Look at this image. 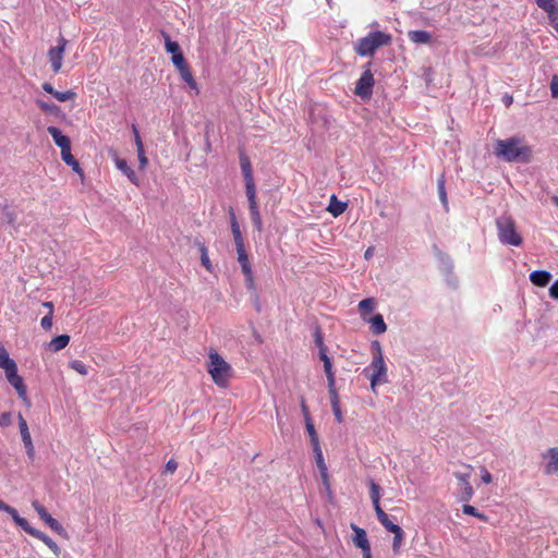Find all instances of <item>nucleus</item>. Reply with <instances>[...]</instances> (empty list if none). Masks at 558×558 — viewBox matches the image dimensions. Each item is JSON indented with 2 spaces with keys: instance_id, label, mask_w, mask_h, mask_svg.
I'll list each match as a JSON object with an SVG mask.
<instances>
[{
  "instance_id": "obj_29",
  "label": "nucleus",
  "mask_w": 558,
  "mask_h": 558,
  "mask_svg": "<svg viewBox=\"0 0 558 558\" xmlns=\"http://www.w3.org/2000/svg\"><path fill=\"white\" fill-rule=\"evenodd\" d=\"M235 250L238 253V262L241 266L242 272L248 274V271L252 269V266L248 259V255L246 254L245 251V245L236 246Z\"/></svg>"
},
{
  "instance_id": "obj_44",
  "label": "nucleus",
  "mask_w": 558,
  "mask_h": 558,
  "mask_svg": "<svg viewBox=\"0 0 558 558\" xmlns=\"http://www.w3.org/2000/svg\"><path fill=\"white\" fill-rule=\"evenodd\" d=\"M71 367L82 375L87 374V367L82 361H78V360L72 361Z\"/></svg>"
},
{
  "instance_id": "obj_25",
  "label": "nucleus",
  "mask_w": 558,
  "mask_h": 558,
  "mask_svg": "<svg viewBox=\"0 0 558 558\" xmlns=\"http://www.w3.org/2000/svg\"><path fill=\"white\" fill-rule=\"evenodd\" d=\"M230 222H231V231H232L235 247L244 245V239L242 236L240 226H239V223L236 221V217L232 210L230 211Z\"/></svg>"
},
{
  "instance_id": "obj_41",
  "label": "nucleus",
  "mask_w": 558,
  "mask_h": 558,
  "mask_svg": "<svg viewBox=\"0 0 558 558\" xmlns=\"http://www.w3.org/2000/svg\"><path fill=\"white\" fill-rule=\"evenodd\" d=\"M76 97V93L69 89V90H65V92H56L54 94V98L61 102H64V101H68V100H72Z\"/></svg>"
},
{
  "instance_id": "obj_39",
  "label": "nucleus",
  "mask_w": 558,
  "mask_h": 558,
  "mask_svg": "<svg viewBox=\"0 0 558 558\" xmlns=\"http://www.w3.org/2000/svg\"><path fill=\"white\" fill-rule=\"evenodd\" d=\"M445 175L442 174L439 179H438V182H437V189H438V194H439V198L442 203V205L447 208L448 207V199H447V193H446V189H445Z\"/></svg>"
},
{
  "instance_id": "obj_27",
  "label": "nucleus",
  "mask_w": 558,
  "mask_h": 558,
  "mask_svg": "<svg viewBox=\"0 0 558 558\" xmlns=\"http://www.w3.org/2000/svg\"><path fill=\"white\" fill-rule=\"evenodd\" d=\"M5 512L10 514L14 523L21 529H23L26 533H29V531L33 529V526L29 525L28 521L25 518L20 517L15 508L9 506Z\"/></svg>"
},
{
  "instance_id": "obj_16",
  "label": "nucleus",
  "mask_w": 558,
  "mask_h": 558,
  "mask_svg": "<svg viewBox=\"0 0 558 558\" xmlns=\"http://www.w3.org/2000/svg\"><path fill=\"white\" fill-rule=\"evenodd\" d=\"M250 207V214L252 218L253 226L256 230L262 231L263 222L262 217L258 210L257 202H256V192L253 194H246Z\"/></svg>"
},
{
  "instance_id": "obj_4",
  "label": "nucleus",
  "mask_w": 558,
  "mask_h": 558,
  "mask_svg": "<svg viewBox=\"0 0 558 558\" xmlns=\"http://www.w3.org/2000/svg\"><path fill=\"white\" fill-rule=\"evenodd\" d=\"M373 360L371 363L372 374L368 376L371 381V388L375 391V388L379 384H386L388 381L387 366L383 356L380 343L378 341L372 342Z\"/></svg>"
},
{
  "instance_id": "obj_62",
  "label": "nucleus",
  "mask_w": 558,
  "mask_h": 558,
  "mask_svg": "<svg viewBox=\"0 0 558 558\" xmlns=\"http://www.w3.org/2000/svg\"><path fill=\"white\" fill-rule=\"evenodd\" d=\"M412 39L416 44H428L430 43L432 37H412Z\"/></svg>"
},
{
  "instance_id": "obj_54",
  "label": "nucleus",
  "mask_w": 558,
  "mask_h": 558,
  "mask_svg": "<svg viewBox=\"0 0 558 558\" xmlns=\"http://www.w3.org/2000/svg\"><path fill=\"white\" fill-rule=\"evenodd\" d=\"M132 132H133V135H134V141H135L136 147L144 146L143 141H142L141 135H140V132H138L136 125H134V124L132 125Z\"/></svg>"
},
{
  "instance_id": "obj_13",
  "label": "nucleus",
  "mask_w": 558,
  "mask_h": 558,
  "mask_svg": "<svg viewBox=\"0 0 558 558\" xmlns=\"http://www.w3.org/2000/svg\"><path fill=\"white\" fill-rule=\"evenodd\" d=\"M454 476L460 483L461 500L469 501L472 498L473 493H474L473 487L469 481L471 473L470 472H465V473L456 472Z\"/></svg>"
},
{
  "instance_id": "obj_19",
  "label": "nucleus",
  "mask_w": 558,
  "mask_h": 558,
  "mask_svg": "<svg viewBox=\"0 0 558 558\" xmlns=\"http://www.w3.org/2000/svg\"><path fill=\"white\" fill-rule=\"evenodd\" d=\"M179 71L180 77L182 81H184L189 87L193 90H195L196 94L199 93L197 83L192 74V71L187 63H184L178 68H175Z\"/></svg>"
},
{
  "instance_id": "obj_33",
  "label": "nucleus",
  "mask_w": 558,
  "mask_h": 558,
  "mask_svg": "<svg viewBox=\"0 0 558 558\" xmlns=\"http://www.w3.org/2000/svg\"><path fill=\"white\" fill-rule=\"evenodd\" d=\"M21 437H22V441L24 444V447L26 449L27 457L31 460H34V458H35V448H34V445H33V440H32V436H31L29 429H27L26 432L21 433Z\"/></svg>"
},
{
  "instance_id": "obj_34",
  "label": "nucleus",
  "mask_w": 558,
  "mask_h": 558,
  "mask_svg": "<svg viewBox=\"0 0 558 558\" xmlns=\"http://www.w3.org/2000/svg\"><path fill=\"white\" fill-rule=\"evenodd\" d=\"M36 105L46 113L59 116L61 112L60 107L53 102H47L43 99H36Z\"/></svg>"
},
{
  "instance_id": "obj_23",
  "label": "nucleus",
  "mask_w": 558,
  "mask_h": 558,
  "mask_svg": "<svg viewBox=\"0 0 558 558\" xmlns=\"http://www.w3.org/2000/svg\"><path fill=\"white\" fill-rule=\"evenodd\" d=\"M62 160L72 168L74 172H76L80 177L82 182L84 181V171L81 168L78 161L74 158V156L71 154V150H65L61 154Z\"/></svg>"
},
{
  "instance_id": "obj_11",
  "label": "nucleus",
  "mask_w": 558,
  "mask_h": 558,
  "mask_svg": "<svg viewBox=\"0 0 558 558\" xmlns=\"http://www.w3.org/2000/svg\"><path fill=\"white\" fill-rule=\"evenodd\" d=\"M535 3L539 9L545 11L548 16L549 23L554 26L558 33V3L556 0H535Z\"/></svg>"
},
{
  "instance_id": "obj_24",
  "label": "nucleus",
  "mask_w": 558,
  "mask_h": 558,
  "mask_svg": "<svg viewBox=\"0 0 558 558\" xmlns=\"http://www.w3.org/2000/svg\"><path fill=\"white\" fill-rule=\"evenodd\" d=\"M374 335H381L387 330V325L381 314H376L367 320Z\"/></svg>"
},
{
  "instance_id": "obj_6",
  "label": "nucleus",
  "mask_w": 558,
  "mask_h": 558,
  "mask_svg": "<svg viewBox=\"0 0 558 558\" xmlns=\"http://www.w3.org/2000/svg\"><path fill=\"white\" fill-rule=\"evenodd\" d=\"M374 84V75L369 69H366L355 84L354 94L363 100H368L372 97Z\"/></svg>"
},
{
  "instance_id": "obj_17",
  "label": "nucleus",
  "mask_w": 558,
  "mask_h": 558,
  "mask_svg": "<svg viewBox=\"0 0 558 558\" xmlns=\"http://www.w3.org/2000/svg\"><path fill=\"white\" fill-rule=\"evenodd\" d=\"M351 529L354 532V535L352 538L353 544L356 547L361 548L362 550L371 548L366 531L362 527H359L357 525H355L353 523L351 524Z\"/></svg>"
},
{
  "instance_id": "obj_57",
  "label": "nucleus",
  "mask_w": 558,
  "mask_h": 558,
  "mask_svg": "<svg viewBox=\"0 0 558 558\" xmlns=\"http://www.w3.org/2000/svg\"><path fill=\"white\" fill-rule=\"evenodd\" d=\"M549 295L554 300H558V279L550 286Z\"/></svg>"
},
{
  "instance_id": "obj_43",
  "label": "nucleus",
  "mask_w": 558,
  "mask_h": 558,
  "mask_svg": "<svg viewBox=\"0 0 558 558\" xmlns=\"http://www.w3.org/2000/svg\"><path fill=\"white\" fill-rule=\"evenodd\" d=\"M314 337H315V343L319 349V355L322 354V352L327 353V348L324 344L323 335H322L319 328H317L315 330Z\"/></svg>"
},
{
  "instance_id": "obj_8",
  "label": "nucleus",
  "mask_w": 558,
  "mask_h": 558,
  "mask_svg": "<svg viewBox=\"0 0 558 558\" xmlns=\"http://www.w3.org/2000/svg\"><path fill=\"white\" fill-rule=\"evenodd\" d=\"M5 377L10 385L14 387L19 397L23 400L26 407L29 408L32 402L27 396V388L23 378L17 374V369L5 374Z\"/></svg>"
},
{
  "instance_id": "obj_64",
  "label": "nucleus",
  "mask_w": 558,
  "mask_h": 558,
  "mask_svg": "<svg viewBox=\"0 0 558 558\" xmlns=\"http://www.w3.org/2000/svg\"><path fill=\"white\" fill-rule=\"evenodd\" d=\"M502 101H504V104H505L507 107H509V106L512 104L513 98H512V96H510V95H505V96L502 97Z\"/></svg>"
},
{
  "instance_id": "obj_2",
  "label": "nucleus",
  "mask_w": 558,
  "mask_h": 558,
  "mask_svg": "<svg viewBox=\"0 0 558 558\" xmlns=\"http://www.w3.org/2000/svg\"><path fill=\"white\" fill-rule=\"evenodd\" d=\"M207 372L213 381L219 387H227L230 378L233 376L231 365L216 351L208 355Z\"/></svg>"
},
{
  "instance_id": "obj_32",
  "label": "nucleus",
  "mask_w": 558,
  "mask_h": 558,
  "mask_svg": "<svg viewBox=\"0 0 558 558\" xmlns=\"http://www.w3.org/2000/svg\"><path fill=\"white\" fill-rule=\"evenodd\" d=\"M374 510L376 512V517H377L378 521L383 524V526L388 532L391 530V526L395 527L398 525V524H395L393 522H391V520L389 519V515L381 509L380 506H377L376 508H374Z\"/></svg>"
},
{
  "instance_id": "obj_63",
  "label": "nucleus",
  "mask_w": 558,
  "mask_h": 558,
  "mask_svg": "<svg viewBox=\"0 0 558 558\" xmlns=\"http://www.w3.org/2000/svg\"><path fill=\"white\" fill-rule=\"evenodd\" d=\"M4 216H5V219H7V221H8L9 223H14V221H15V215H14L13 213H11V211H7V213L4 214Z\"/></svg>"
},
{
  "instance_id": "obj_48",
  "label": "nucleus",
  "mask_w": 558,
  "mask_h": 558,
  "mask_svg": "<svg viewBox=\"0 0 558 558\" xmlns=\"http://www.w3.org/2000/svg\"><path fill=\"white\" fill-rule=\"evenodd\" d=\"M245 276V286L248 290H255V282L252 269L247 272H243Z\"/></svg>"
},
{
  "instance_id": "obj_47",
  "label": "nucleus",
  "mask_w": 558,
  "mask_h": 558,
  "mask_svg": "<svg viewBox=\"0 0 558 558\" xmlns=\"http://www.w3.org/2000/svg\"><path fill=\"white\" fill-rule=\"evenodd\" d=\"M52 317H53V314L48 313L46 316H44L41 318L40 326L43 327V329H45V330L51 329V327H52Z\"/></svg>"
},
{
  "instance_id": "obj_52",
  "label": "nucleus",
  "mask_w": 558,
  "mask_h": 558,
  "mask_svg": "<svg viewBox=\"0 0 558 558\" xmlns=\"http://www.w3.org/2000/svg\"><path fill=\"white\" fill-rule=\"evenodd\" d=\"M11 423H12L11 413L4 412L0 415V426L7 427V426L11 425Z\"/></svg>"
},
{
  "instance_id": "obj_51",
  "label": "nucleus",
  "mask_w": 558,
  "mask_h": 558,
  "mask_svg": "<svg viewBox=\"0 0 558 558\" xmlns=\"http://www.w3.org/2000/svg\"><path fill=\"white\" fill-rule=\"evenodd\" d=\"M177 469H178V463H177V461H175V460H173V459H170V460L166 463V465H165L163 473H170V474H172V473H174V472L177 471Z\"/></svg>"
},
{
  "instance_id": "obj_28",
  "label": "nucleus",
  "mask_w": 558,
  "mask_h": 558,
  "mask_svg": "<svg viewBox=\"0 0 558 558\" xmlns=\"http://www.w3.org/2000/svg\"><path fill=\"white\" fill-rule=\"evenodd\" d=\"M389 532L393 534L392 550L397 555L400 553V548L404 539V532L399 525L395 527L391 526Z\"/></svg>"
},
{
  "instance_id": "obj_1",
  "label": "nucleus",
  "mask_w": 558,
  "mask_h": 558,
  "mask_svg": "<svg viewBox=\"0 0 558 558\" xmlns=\"http://www.w3.org/2000/svg\"><path fill=\"white\" fill-rule=\"evenodd\" d=\"M494 154L497 158L507 162L526 163L532 159V148L517 136L497 140L494 144Z\"/></svg>"
},
{
  "instance_id": "obj_21",
  "label": "nucleus",
  "mask_w": 558,
  "mask_h": 558,
  "mask_svg": "<svg viewBox=\"0 0 558 558\" xmlns=\"http://www.w3.org/2000/svg\"><path fill=\"white\" fill-rule=\"evenodd\" d=\"M551 274L547 270H534L530 274L531 282L536 287H546L551 280Z\"/></svg>"
},
{
  "instance_id": "obj_37",
  "label": "nucleus",
  "mask_w": 558,
  "mask_h": 558,
  "mask_svg": "<svg viewBox=\"0 0 558 558\" xmlns=\"http://www.w3.org/2000/svg\"><path fill=\"white\" fill-rule=\"evenodd\" d=\"M198 248H199V252H201V262H202V265L208 270V271H211L213 269V266H211V263H210V259L208 257V253H207V247L205 246V244L201 243V242H197L196 243Z\"/></svg>"
},
{
  "instance_id": "obj_9",
  "label": "nucleus",
  "mask_w": 558,
  "mask_h": 558,
  "mask_svg": "<svg viewBox=\"0 0 558 558\" xmlns=\"http://www.w3.org/2000/svg\"><path fill=\"white\" fill-rule=\"evenodd\" d=\"M66 44L68 41L64 39V37H61L59 44L54 47H51L48 51L49 61L54 73H58L61 70Z\"/></svg>"
},
{
  "instance_id": "obj_55",
  "label": "nucleus",
  "mask_w": 558,
  "mask_h": 558,
  "mask_svg": "<svg viewBox=\"0 0 558 558\" xmlns=\"http://www.w3.org/2000/svg\"><path fill=\"white\" fill-rule=\"evenodd\" d=\"M17 421H19L20 434L23 432H26L28 429V425H27L26 420L23 417V415L21 413H19V415H17Z\"/></svg>"
},
{
  "instance_id": "obj_3",
  "label": "nucleus",
  "mask_w": 558,
  "mask_h": 558,
  "mask_svg": "<svg viewBox=\"0 0 558 558\" xmlns=\"http://www.w3.org/2000/svg\"><path fill=\"white\" fill-rule=\"evenodd\" d=\"M498 239L502 244L520 246L523 242L522 236L517 230L513 218L502 215L496 219Z\"/></svg>"
},
{
  "instance_id": "obj_38",
  "label": "nucleus",
  "mask_w": 558,
  "mask_h": 558,
  "mask_svg": "<svg viewBox=\"0 0 558 558\" xmlns=\"http://www.w3.org/2000/svg\"><path fill=\"white\" fill-rule=\"evenodd\" d=\"M369 489H371V499L374 508L377 506H380V487L377 485L374 481L369 482Z\"/></svg>"
},
{
  "instance_id": "obj_30",
  "label": "nucleus",
  "mask_w": 558,
  "mask_h": 558,
  "mask_svg": "<svg viewBox=\"0 0 558 558\" xmlns=\"http://www.w3.org/2000/svg\"><path fill=\"white\" fill-rule=\"evenodd\" d=\"M347 207H348L347 203L338 201L336 195H332L330 197L328 210L333 217L340 216L342 213H344Z\"/></svg>"
},
{
  "instance_id": "obj_36",
  "label": "nucleus",
  "mask_w": 558,
  "mask_h": 558,
  "mask_svg": "<svg viewBox=\"0 0 558 558\" xmlns=\"http://www.w3.org/2000/svg\"><path fill=\"white\" fill-rule=\"evenodd\" d=\"M359 310L362 313V318L364 320H366L365 315L372 313L373 310H374V299L367 298V299H364V300L360 301Z\"/></svg>"
},
{
  "instance_id": "obj_35",
  "label": "nucleus",
  "mask_w": 558,
  "mask_h": 558,
  "mask_svg": "<svg viewBox=\"0 0 558 558\" xmlns=\"http://www.w3.org/2000/svg\"><path fill=\"white\" fill-rule=\"evenodd\" d=\"M305 428L310 436L312 447L313 448L319 447L320 444H319L318 435L316 433V429H315V426H314L312 420H307V422H305Z\"/></svg>"
},
{
  "instance_id": "obj_22",
  "label": "nucleus",
  "mask_w": 558,
  "mask_h": 558,
  "mask_svg": "<svg viewBox=\"0 0 558 558\" xmlns=\"http://www.w3.org/2000/svg\"><path fill=\"white\" fill-rule=\"evenodd\" d=\"M0 367L5 374L16 371V363L9 356L8 351L3 345L0 344Z\"/></svg>"
},
{
  "instance_id": "obj_58",
  "label": "nucleus",
  "mask_w": 558,
  "mask_h": 558,
  "mask_svg": "<svg viewBox=\"0 0 558 558\" xmlns=\"http://www.w3.org/2000/svg\"><path fill=\"white\" fill-rule=\"evenodd\" d=\"M481 472H482V481H483V483L490 484L492 481H493V477H492V474L487 471V469L486 468H482Z\"/></svg>"
},
{
  "instance_id": "obj_10",
  "label": "nucleus",
  "mask_w": 558,
  "mask_h": 558,
  "mask_svg": "<svg viewBox=\"0 0 558 558\" xmlns=\"http://www.w3.org/2000/svg\"><path fill=\"white\" fill-rule=\"evenodd\" d=\"M240 165H241V170H242L244 181H245L246 194H253L256 192L255 183H254V179H253L252 165L246 155H244V154L240 155Z\"/></svg>"
},
{
  "instance_id": "obj_60",
  "label": "nucleus",
  "mask_w": 558,
  "mask_h": 558,
  "mask_svg": "<svg viewBox=\"0 0 558 558\" xmlns=\"http://www.w3.org/2000/svg\"><path fill=\"white\" fill-rule=\"evenodd\" d=\"M326 377H327V381H328V389L336 388V380H335L333 372L327 373Z\"/></svg>"
},
{
  "instance_id": "obj_40",
  "label": "nucleus",
  "mask_w": 558,
  "mask_h": 558,
  "mask_svg": "<svg viewBox=\"0 0 558 558\" xmlns=\"http://www.w3.org/2000/svg\"><path fill=\"white\" fill-rule=\"evenodd\" d=\"M313 451L315 454V460H316V464H317L319 472L328 470L327 465L325 463L324 457H323L322 447L319 446V447L313 448Z\"/></svg>"
},
{
  "instance_id": "obj_12",
  "label": "nucleus",
  "mask_w": 558,
  "mask_h": 558,
  "mask_svg": "<svg viewBox=\"0 0 558 558\" xmlns=\"http://www.w3.org/2000/svg\"><path fill=\"white\" fill-rule=\"evenodd\" d=\"M165 47L167 52L171 54V61L175 68L186 63L180 45L171 40V37H165Z\"/></svg>"
},
{
  "instance_id": "obj_46",
  "label": "nucleus",
  "mask_w": 558,
  "mask_h": 558,
  "mask_svg": "<svg viewBox=\"0 0 558 558\" xmlns=\"http://www.w3.org/2000/svg\"><path fill=\"white\" fill-rule=\"evenodd\" d=\"M319 359L323 361L324 363V371L325 373H332V364H331V361L329 359V356L327 355V353H324L322 352V354L319 355Z\"/></svg>"
},
{
  "instance_id": "obj_18",
  "label": "nucleus",
  "mask_w": 558,
  "mask_h": 558,
  "mask_svg": "<svg viewBox=\"0 0 558 558\" xmlns=\"http://www.w3.org/2000/svg\"><path fill=\"white\" fill-rule=\"evenodd\" d=\"M116 167L133 183L138 184V177L134 170L128 165L125 159L119 158L117 154L113 157Z\"/></svg>"
},
{
  "instance_id": "obj_42",
  "label": "nucleus",
  "mask_w": 558,
  "mask_h": 558,
  "mask_svg": "<svg viewBox=\"0 0 558 558\" xmlns=\"http://www.w3.org/2000/svg\"><path fill=\"white\" fill-rule=\"evenodd\" d=\"M462 511L465 514L476 517V518H478L481 520H486L487 519V517L484 513L478 512L477 509L475 507L471 506V505H463Z\"/></svg>"
},
{
  "instance_id": "obj_45",
  "label": "nucleus",
  "mask_w": 558,
  "mask_h": 558,
  "mask_svg": "<svg viewBox=\"0 0 558 558\" xmlns=\"http://www.w3.org/2000/svg\"><path fill=\"white\" fill-rule=\"evenodd\" d=\"M136 151H137V158H138V161H140V167L142 169H144L147 163H148V159L145 155V150H144V146L142 147H136Z\"/></svg>"
},
{
  "instance_id": "obj_53",
  "label": "nucleus",
  "mask_w": 558,
  "mask_h": 558,
  "mask_svg": "<svg viewBox=\"0 0 558 558\" xmlns=\"http://www.w3.org/2000/svg\"><path fill=\"white\" fill-rule=\"evenodd\" d=\"M331 409H332V412H333V415L337 420L338 423H342L343 422V415H342V412H341V409H340V403L339 404H331Z\"/></svg>"
},
{
  "instance_id": "obj_14",
  "label": "nucleus",
  "mask_w": 558,
  "mask_h": 558,
  "mask_svg": "<svg viewBox=\"0 0 558 558\" xmlns=\"http://www.w3.org/2000/svg\"><path fill=\"white\" fill-rule=\"evenodd\" d=\"M47 132L51 135L54 144L61 149V154L65 150H71L70 138L62 134V132L57 126H48Z\"/></svg>"
},
{
  "instance_id": "obj_50",
  "label": "nucleus",
  "mask_w": 558,
  "mask_h": 558,
  "mask_svg": "<svg viewBox=\"0 0 558 558\" xmlns=\"http://www.w3.org/2000/svg\"><path fill=\"white\" fill-rule=\"evenodd\" d=\"M550 93L553 98H558V75H554L551 78Z\"/></svg>"
},
{
  "instance_id": "obj_56",
  "label": "nucleus",
  "mask_w": 558,
  "mask_h": 558,
  "mask_svg": "<svg viewBox=\"0 0 558 558\" xmlns=\"http://www.w3.org/2000/svg\"><path fill=\"white\" fill-rule=\"evenodd\" d=\"M328 391H329V395H330V403L331 404H339L340 403V399H339L337 389L336 388H331V389H328Z\"/></svg>"
},
{
  "instance_id": "obj_61",
  "label": "nucleus",
  "mask_w": 558,
  "mask_h": 558,
  "mask_svg": "<svg viewBox=\"0 0 558 558\" xmlns=\"http://www.w3.org/2000/svg\"><path fill=\"white\" fill-rule=\"evenodd\" d=\"M43 89H44L46 93H48V94L52 95L53 97H54V94H56V92H57L50 83H44V84H43Z\"/></svg>"
},
{
  "instance_id": "obj_15",
  "label": "nucleus",
  "mask_w": 558,
  "mask_h": 558,
  "mask_svg": "<svg viewBox=\"0 0 558 558\" xmlns=\"http://www.w3.org/2000/svg\"><path fill=\"white\" fill-rule=\"evenodd\" d=\"M544 459H548V462L546 463L544 468V473L546 475H551L558 472V447L549 448L546 452L543 454Z\"/></svg>"
},
{
  "instance_id": "obj_5",
  "label": "nucleus",
  "mask_w": 558,
  "mask_h": 558,
  "mask_svg": "<svg viewBox=\"0 0 558 558\" xmlns=\"http://www.w3.org/2000/svg\"><path fill=\"white\" fill-rule=\"evenodd\" d=\"M391 37H362L355 45V51L361 57H371L374 52L389 44Z\"/></svg>"
},
{
  "instance_id": "obj_20",
  "label": "nucleus",
  "mask_w": 558,
  "mask_h": 558,
  "mask_svg": "<svg viewBox=\"0 0 558 558\" xmlns=\"http://www.w3.org/2000/svg\"><path fill=\"white\" fill-rule=\"evenodd\" d=\"M28 534L44 542L56 556L60 555L61 550L58 544L44 532L33 527Z\"/></svg>"
},
{
  "instance_id": "obj_31",
  "label": "nucleus",
  "mask_w": 558,
  "mask_h": 558,
  "mask_svg": "<svg viewBox=\"0 0 558 558\" xmlns=\"http://www.w3.org/2000/svg\"><path fill=\"white\" fill-rule=\"evenodd\" d=\"M70 342V336L68 335H60V336H57L56 338H53L48 347L51 351L53 352H57V351H60L62 349H64Z\"/></svg>"
},
{
  "instance_id": "obj_49",
  "label": "nucleus",
  "mask_w": 558,
  "mask_h": 558,
  "mask_svg": "<svg viewBox=\"0 0 558 558\" xmlns=\"http://www.w3.org/2000/svg\"><path fill=\"white\" fill-rule=\"evenodd\" d=\"M319 473H320L322 482H323L325 489L327 490L328 494H331L328 470L322 471Z\"/></svg>"
},
{
  "instance_id": "obj_26",
  "label": "nucleus",
  "mask_w": 558,
  "mask_h": 558,
  "mask_svg": "<svg viewBox=\"0 0 558 558\" xmlns=\"http://www.w3.org/2000/svg\"><path fill=\"white\" fill-rule=\"evenodd\" d=\"M5 512L10 514L14 523L21 529H23L26 533H29V531L33 529V526L29 525L28 521L25 518L20 517L15 508L9 506Z\"/></svg>"
},
{
  "instance_id": "obj_7",
  "label": "nucleus",
  "mask_w": 558,
  "mask_h": 558,
  "mask_svg": "<svg viewBox=\"0 0 558 558\" xmlns=\"http://www.w3.org/2000/svg\"><path fill=\"white\" fill-rule=\"evenodd\" d=\"M33 507L39 518L56 533H58L60 536L68 538V532L62 526V524L51 517V514L47 511V509L41 506L37 500L33 501Z\"/></svg>"
},
{
  "instance_id": "obj_59",
  "label": "nucleus",
  "mask_w": 558,
  "mask_h": 558,
  "mask_svg": "<svg viewBox=\"0 0 558 558\" xmlns=\"http://www.w3.org/2000/svg\"><path fill=\"white\" fill-rule=\"evenodd\" d=\"M301 410H302L305 422H307V420H312L310 412H308V408L303 398L301 399Z\"/></svg>"
}]
</instances>
